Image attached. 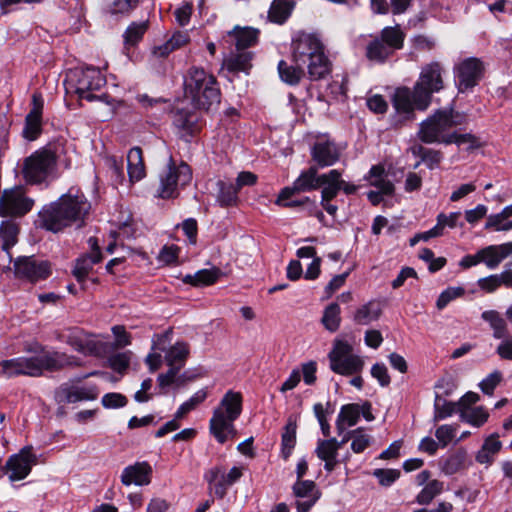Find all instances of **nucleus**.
<instances>
[{
    "label": "nucleus",
    "mask_w": 512,
    "mask_h": 512,
    "mask_svg": "<svg viewBox=\"0 0 512 512\" xmlns=\"http://www.w3.org/2000/svg\"><path fill=\"white\" fill-rule=\"evenodd\" d=\"M444 67L438 61L425 64L413 89L399 87L392 98L395 110L407 116L413 114L414 109L426 110L432 101V95L444 88Z\"/></svg>",
    "instance_id": "1"
},
{
    "label": "nucleus",
    "mask_w": 512,
    "mask_h": 512,
    "mask_svg": "<svg viewBox=\"0 0 512 512\" xmlns=\"http://www.w3.org/2000/svg\"><path fill=\"white\" fill-rule=\"evenodd\" d=\"M81 366V361L59 351H48L39 346V354L31 357H17L0 361L1 375L13 378L20 375L39 377L44 372H57L66 367Z\"/></svg>",
    "instance_id": "2"
},
{
    "label": "nucleus",
    "mask_w": 512,
    "mask_h": 512,
    "mask_svg": "<svg viewBox=\"0 0 512 512\" xmlns=\"http://www.w3.org/2000/svg\"><path fill=\"white\" fill-rule=\"evenodd\" d=\"M90 208L85 196L72 188L40 212L42 227L57 233L74 223L82 226Z\"/></svg>",
    "instance_id": "3"
},
{
    "label": "nucleus",
    "mask_w": 512,
    "mask_h": 512,
    "mask_svg": "<svg viewBox=\"0 0 512 512\" xmlns=\"http://www.w3.org/2000/svg\"><path fill=\"white\" fill-rule=\"evenodd\" d=\"M292 57L295 64L307 68L311 80L322 79L330 73L331 63L315 34L299 33L292 41Z\"/></svg>",
    "instance_id": "4"
},
{
    "label": "nucleus",
    "mask_w": 512,
    "mask_h": 512,
    "mask_svg": "<svg viewBox=\"0 0 512 512\" xmlns=\"http://www.w3.org/2000/svg\"><path fill=\"white\" fill-rule=\"evenodd\" d=\"M184 89L195 108L209 110L220 104V89L216 78L204 69L192 67L184 79Z\"/></svg>",
    "instance_id": "5"
},
{
    "label": "nucleus",
    "mask_w": 512,
    "mask_h": 512,
    "mask_svg": "<svg viewBox=\"0 0 512 512\" xmlns=\"http://www.w3.org/2000/svg\"><path fill=\"white\" fill-rule=\"evenodd\" d=\"M241 412L242 395L229 390L221 399L219 406L214 409L209 422L210 432L219 443L224 444L229 436L236 434L234 421Z\"/></svg>",
    "instance_id": "6"
},
{
    "label": "nucleus",
    "mask_w": 512,
    "mask_h": 512,
    "mask_svg": "<svg viewBox=\"0 0 512 512\" xmlns=\"http://www.w3.org/2000/svg\"><path fill=\"white\" fill-rule=\"evenodd\" d=\"M405 34L399 26H388L381 30L366 46V57L375 63L386 62L404 45Z\"/></svg>",
    "instance_id": "7"
},
{
    "label": "nucleus",
    "mask_w": 512,
    "mask_h": 512,
    "mask_svg": "<svg viewBox=\"0 0 512 512\" xmlns=\"http://www.w3.org/2000/svg\"><path fill=\"white\" fill-rule=\"evenodd\" d=\"M463 116L452 109L437 110L431 117L421 123L419 137L425 143L442 142L455 126L462 124Z\"/></svg>",
    "instance_id": "8"
},
{
    "label": "nucleus",
    "mask_w": 512,
    "mask_h": 512,
    "mask_svg": "<svg viewBox=\"0 0 512 512\" xmlns=\"http://www.w3.org/2000/svg\"><path fill=\"white\" fill-rule=\"evenodd\" d=\"M66 81L79 99L94 101L100 99L93 92L100 90L105 84L106 79L100 69L95 67L75 68L67 74Z\"/></svg>",
    "instance_id": "9"
},
{
    "label": "nucleus",
    "mask_w": 512,
    "mask_h": 512,
    "mask_svg": "<svg viewBox=\"0 0 512 512\" xmlns=\"http://www.w3.org/2000/svg\"><path fill=\"white\" fill-rule=\"evenodd\" d=\"M192 179V171L188 164L181 162L175 165L172 158L164 171L159 176V187L156 196L162 199H170L178 196L180 187L186 186Z\"/></svg>",
    "instance_id": "10"
},
{
    "label": "nucleus",
    "mask_w": 512,
    "mask_h": 512,
    "mask_svg": "<svg viewBox=\"0 0 512 512\" xmlns=\"http://www.w3.org/2000/svg\"><path fill=\"white\" fill-rule=\"evenodd\" d=\"M330 369L341 375L350 376L359 373L364 366L363 360L352 353V346L344 341H337L329 352Z\"/></svg>",
    "instance_id": "11"
},
{
    "label": "nucleus",
    "mask_w": 512,
    "mask_h": 512,
    "mask_svg": "<svg viewBox=\"0 0 512 512\" xmlns=\"http://www.w3.org/2000/svg\"><path fill=\"white\" fill-rule=\"evenodd\" d=\"M56 156L49 149H41L27 157L23 165V175L30 183H41L53 171Z\"/></svg>",
    "instance_id": "12"
},
{
    "label": "nucleus",
    "mask_w": 512,
    "mask_h": 512,
    "mask_svg": "<svg viewBox=\"0 0 512 512\" xmlns=\"http://www.w3.org/2000/svg\"><path fill=\"white\" fill-rule=\"evenodd\" d=\"M484 73L482 61L475 57L462 60L454 67L455 83L460 93L475 87Z\"/></svg>",
    "instance_id": "13"
},
{
    "label": "nucleus",
    "mask_w": 512,
    "mask_h": 512,
    "mask_svg": "<svg viewBox=\"0 0 512 512\" xmlns=\"http://www.w3.org/2000/svg\"><path fill=\"white\" fill-rule=\"evenodd\" d=\"M34 200L25 195L22 187L5 189L0 198V215L18 217L28 213Z\"/></svg>",
    "instance_id": "14"
},
{
    "label": "nucleus",
    "mask_w": 512,
    "mask_h": 512,
    "mask_svg": "<svg viewBox=\"0 0 512 512\" xmlns=\"http://www.w3.org/2000/svg\"><path fill=\"white\" fill-rule=\"evenodd\" d=\"M37 463V456L33 453L32 446H25L8 458L3 470L8 473L10 481H20L30 474L32 467Z\"/></svg>",
    "instance_id": "15"
},
{
    "label": "nucleus",
    "mask_w": 512,
    "mask_h": 512,
    "mask_svg": "<svg viewBox=\"0 0 512 512\" xmlns=\"http://www.w3.org/2000/svg\"><path fill=\"white\" fill-rule=\"evenodd\" d=\"M14 273L17 278L30 282L46 279L50 273V264L34 256H21L14 261Z\"/></svg>",
    "instance_id": "16"
},
{
    "label": "nucleus",
    "mask_w": 512,
    "mask_h": 512,
    "mask_svg": "<svg viewBox=\"0 0 512 512\" xmlns=\"http://www.w3.org/2000/svg\"><path fill=\"white\" fill-rule=\"evenodd\" d=\"M44 100L40 93L32 95V108L25 118L23 135L28 140H35L42 130V111Z\"/></svg>",
    "instance_id": "17"
},
{
    "label": "nucleus",
    "mask_w": 512,
    "mask_h": 512,
    "mask_svg": "<svg viewBox=\"0 0 512 512\" xmlns=\"http://www.w3.org/2000/svg\"><path fill=\"white\" fill-rule=\"evenodd\" d=\"M88 243L91 247V253L77 259L73 269V275L78 282H83L88 276L89 272L92 270L94 264L100 262L102 259L101 252L97 244V239L90 237Z\"/></svg>",
    "instance_id": "18"
},
{
    "label": "nucleus",
    "mask_w": 512,
    "mask_h": 512,
    "mask_svg": "<svg viewBox=\"0 0 512 512\" xmlns=\"http://www.w3.org/2000/svg\"><path fill=\"white\" fill-rule=\"evenodd\" d=\"M312 159L317 163V167L324 168L335 164L340 157L339 150L335 143L322 141L314 144L312 148Z\"/></svg>",
    "instance_id": "19"
},
{
    "label": "nucleus",
    "mask_w": 512,
    "mask_h": 512,
    "mask_svg": "<svg viewBox=\"0 0 512 512\" xmlns=\"http://www.w3.org/2000/svg\"><path fill=\"white\" fill-rule=\"evenodd\" d=\"M151 472V466L147 462H137L124 468L121 482L125 486H130L131 484L138 486L147 485L150 483Z\"/></svg>",
    "instance_id": "20"
},
{
    "label": "nucleus",
    "mask_w": 512,
    "mask_h": 512,
    "mask_svg": "<svg viewBox=\"0 0 512 512\" xmlns=\"http://www.w3.org/2000/svg\"><path fill=\"white\" fill-rule=\"evenodd\" d=\"M510 255H512V242L489 245L480 249L481 262L489 269H496Z\"/></svg>",
    "instance_id": "21"
},
{
    "label": "nucleus",
    "mask_w": 512,
    "mask_h": 512,
    "mask_svg": "<svg viewBox=\"0 0 512 512\" xmlns=\"http://www.w3.org/2000/svg\"><path fill=\"white\" fill-rule=\"evenodd\" d=\"M173 124L181 131V137L190 141L198 130V116L194 112L178 109L174 113Z\"/></svg>",
    "instance_id": "22"
},
{
    "label": "nucleus",
    "mask_w": 512,
    "mask_h": 512,
    "mask_svg": "<svg viewBox=\"0 0 512 512\" xmlns=\"http://www.w3.org/2000/svg\"><path fill=\"white\" fill-rule=\"evenodd\" d=\"M127 171L131 183L138 182L146 176L143 152L140 147H133L127 154Z\"/></svg>",
    "instance_id": "23"
},
{
    "label": "nucleus",
    "mask_w": 512,
    "mask_h": 512,
    "mask_svg": "<svg viewBox=\"0 0 512 512\" xmlns=\"http://www.w3.org/2000/svg\"><path fill=\"white\" fill-rule=\"evenodd\" d=\"M216 203L222 208L236 206L239 202L237 187L231 182L218 180L216 182Z\"/></svg>",
    "instance_id": "24"
},
{
    "label": "nucleus",
    "mask_w": 512,
    "mask_h": 512,
    "mask_svg": "<svg viewBox=\"0 0 512 512\" xmlns=\"http://www.w3.org/2000/svg\"><path fill=\"white\" fill-rule=\"evenodd\" d=\"M341 172L337 169H332L328 173L321 174L320 187H323L321 191V200H332L338 192L341 190Z\"/></svg>",
    "instance_id": "25"
},
{
    "label": "nucleus",
    "mask_w": 512,
    "mask_h": 512,
    "mask_svg": "<svg viewBox=\"0 0 512 512\" xmlns=\"http://www.w3.org/2000/svg\"><path fill=\"white\" fill-rule=\"evenodd\" d=\"M227 37L235 43L237 51L245 49L256 44L258 39V30L253 28H238L228 32Z\"/></svg>",
    "instance_id": "26"
},
{
    "label": "nucleus",
    "mask_w": 512,
    "mask_h": 512,
    "mask_svg": "<svg viewBox=\"0 0 512 512\" xmlns=\"http://www.w3.org/2000/svg\"><path fill=\"white\" fill-rule=\"evenodd\" d=\"M470 465L466 451L458 450L440 461L441 471L445 475H454Z\"/></svg>",
    "instance_id": "27"
},
{
    "label": "nucleus",
    "mask_w": 512,
    "mask_h": 512,
    "mask_svg": "<svg viewBox=\"0 0 512 512\" xmlns=\"http://www.w3.org/2000/svg\"><path fill=\"white\" fill-rule=\"evenodd\" d=\"M321 175H318V167L311 166L301 174L293 182L294 189L301 192L316 190L320 187Z\"/></svg>",
    "instance_id": "28"
},
{
    "label": "nucleus",
    "mask_w": 512,
    "mask_h": 512,
    "mask_svg": "<svg viewBox=\"0 0 512 512\" xmlns=\"http://www.w3.org/2000/svg\"><path fill=\"white\" fill-rule=\"evenodd\" d=\"M60 397L62 398V401L67 403H76L83 400H93L97 397V390L94 387L62 386Z\"/></svg>",
    "instance_id": "29"
},
{
    "label": "nucleus",
    "mask_w": 512,
    "mask_h": 512,
    "mask_svg": "<svg viewBox=\"0 0 512 512\" xmlns=\"http://www.w3.org/2000/svg\"><path fill=\"white\" fill-rule=\"evenodd\" d=\"M498 438V434H491L485 439L481 449L477 452L475 457L478 463H492L494 455L497 454L502 447V443Z\"/></svg>",
    "instance_id": "30"
},
{
    "label": "nucleus",
    "mask_w": 512,
    "mask_h": 512,
    "mask_svg": "<svg viewBox=\"0 0 512 512\" xmlns=\"http://www.w3.org/2000/svg\"><path fill=\"white\" fill-rule=\"evenodd\" d=\"M252 53L248 51H237L232 53L224 62L226 68L231 72H248L251 68Z\"/></svg>",
    "instance_id": "31"
},
{
    "label": "nucleus",
    "mask_w": 512,
    "mask_h": 512,
    "mask_svg": "<svg viewBox=\"0 0 512 512\" xmlns=\"http://www.w3.org/2000/svg\"><path fill=\"white\" fill-rule=\"evenodd\" d=\"M481 317L484 321L489 323L491 329L493 330L494 338L501 339L508 334L506 320L501 316V314L498 311H484Z\"/></svg>",
    "instance_id": "32"
},
{
    "label": "nucleus",
    "mask_w": 512,
    "mask_h": 512,
    "mask_svg": "<svg viewBox=\"0 0 512 512\" xmlns=\"http://www.w3.org/2000/svg\"><path fill=\"white\" fill-rule=\"evenodd\" d=\"M242 475L243 471L240 467H232L228 473H225L223 470L221 479L214 484L215 495L219 498H223L226 495L228 488L236 483Z\"/></svg>",
    "instance_id": "33"
},
{
    "label": "nucleus",
    "mask_w": 512,
    "mask_h": 512,
    "mask_svg": "<svg viewBox=\"0 0 512 512\" xmlns=\"http://www.w3.org/2000/svg\"><path fill=\"white\" fill-rule=\"evenodd\" d=\"M293 9L291 0H274L268 12L269 19L277 24H283Z\"/></svg>",
    "instance_id": "34"
},
{
    "label": "nucleus",
    "mask_w": 512,
    "mask_h": 512,
    "mask_svg": "<svg viewBox=\"0 0 512 512\" xmlns=\"http://www.w3.org/2000/svg\"><path fill=\"white\" fill-rule=\"evenodd\" d=\"M219 277L218 269H203L195 274H187L183 278V282L196 287L211 285L216 282Z\"/></svg>",
    "instance_id": "35"
},
{
    "label": "nucleus",
    "mask_w": 512,
    "mask_h": 512,
    "mask_svg": "<svg viewBox=\"0 0 512 512\" xmlns=\"http://www.w3.org/2000/svg\"><path fill=\"white\" fill-rule=\"evenodd\" d=\"M278 72L281 80L289 85H296L299 83L304 75V66L295 64L288 65L284 60L278 63Z\"/></svg>",
    "instance_id": "36"
},
{
    "label": "nucleus",
    "mask_w": 512,
    "mask_h": 512,
    "mask_svg": "<svg viewBox=\"0 0 512 512\" xmlns=\"http://www.w3.org/2000/svg\"><path fill=\"white\" fill-rule=\"evenodd\" d=\"M296 429V421L290 417L281 437L282 456L284 459H288L290 457L296 444Z\"/></svg>",
    "instance_id": "37"
},
{
    "label": "nucleus",
    "mask_w": 512,
    "mask_h": 512,
    "mask_svg": "<svg viewBox=\"0 0 512 512\" xmlns=\"http://www.w3.org/2000/svg\"><path fill=\"white\" fill-rule=\"evenodd\" d=\"M381 314L379 304L369 302L357 309L354 315V321L360 325H368L377 320Z\"/></svg>",
    "instance_id": "38"
},
{
    "label": "nucleus",
    "mask_w": 512,
    "mask_h": 512,
    "mask_svg": "<svg viewBox=\"0 0 512 512\" xmlns=\"http://www.w3.org/2000/svg\"><path fill=\"white\" fill-rule=\"evenodd\" d=\"M188 355V345L184 342H177L167 350L165 354V361L167 365H179L180 367H183Z\"/></svg>",
    "instance_id": "39"
},
{
    "label": "nucleus",
    "mask_w": 512,
    "mask_h": 512,
    "mask_svg": "<svg viewBox=\"0 0 512 512\" xmlns=\"http://www.w3.org/2000/svg\"><path fill=\"white\" fill-rule=\"evenodd\" d=\"M444 483L439 480L429 481L416 497V501L420 505H428L436 496L442 493Z\"/></svg>",
    "instance_id": "40"
},
{
    "label": "nucleus",
    "mask_w": 512,
    "mask_h": 512,
    "mask_svg": "<svg viewBox=\"0 0 512 512\" xmlns=\"http://www.w3.org/2000/svg\"><path fill=\"white\" fill-rule=\"evenodd\" d=\"M18 226L10 220L3 221L0 225V238L2 240V248L8 251L17 242Z\"/></svg>",
    "instance_id": "41"
},
{
    "label": "nucleus",
    "mask_w": 512,
    "mask_h": 512,
    "mask_svg": "<svg viewBox=\"0 0 512 512\" xmlns=\"http://www.w3.org/2000/svg\"><path fill=\"white\" fill-rule=\"evenodd\" d=\"M349 436L352 437L351 450L357 454L364 452L373 442V437L364 428L349 431Z\"/></svg>",
    "instance_id": "42"
},
{
    "label": "nucleus",
    "mask_w": 512,
    "mask_h": 512,
    "mask_svg": "<svg viewBox=\"0 0 512 512\" xmlns=\"http://www.w3.org/2000/svg\"><path fill=\"white\" fill-rule=\"evenodd\" d=\"M488 416L483 407L460 409L461 420L476 427L482 426L487 421Z\"/></svg>",
    "instance_id": "43"
},
{
    "label": "nucleus",
    "mask_w": 512,
    "mask_h": 512,
    "mask_svg": "<svg viewBox=\"0 0 512 512\" xmlns=\"http://www.w3.org/2000/svg\"><path fill=\"white\" fill-rule=\"evenodd\" d=\"M434 420L439 421L459 412L458 402H449L439 395H436L434 401Z\"/></svg>",
    "instance_id": "44"
},
{
    "label": "nucleus",
    "mask_w": 512,
    "mask_h": 512,
    "mask_svg": "<svg viewBox=\"0 0 512 512\" xmlns=\"http://www.w3.org/2000/svg\"><path fill=\"white\" fill-rule=\"evenodd\" d=\"M322 324L330 332H335L340 326V307L337 303L329 304L323 313Z\"/></svg>",
    "instance_id": "45"
},
{
    "label": "nucleus",
    "mask_w": 512,
    "mask_h": 512,
    "mask_svg": "<svg viewBox=\"0 0 512 512\" xmlns=\"http://www.w3.org/2000/svg\"><path fill=\"white\" fill-rule=\"evenodd\" d=\"M148 29V21L133 22L124 33V42L127 46L136 45Z\"/></svg>",
    "instance_id": "46"
},
{
    "label": "nucleus",
    "mask_w": 512,
    "mask_h": 512,
    "mask_svg": "<svg viewBox=\"0 0 512 512\" xmlns=\"http://www.w3.org/2000/svg\"><path fill=\"white\" fill-rule=\"evenodd\" d=\"M207 398V392L204 389H201L194 393L187 401L180 405L178 410L175 413L176 419L183 418L187 413L195 409L199 404H201Z\"/></svg>",
    "instance_id": "47"
},
{
    "label": "nucleus",
    "mask_w": 512,
    "mask_h": 512,
    "mask_svg": "<svg viewBox=\"0 0 512 512\" xmlns=\"http://www.w3.org/2000/svg\"><path fill=\"white\" fill-rule=\"evenodd\" d=\"M361 405L356 403L343 405L338 417L347 424L348 427L356 425L360 419Z\"/></svg>",
    "instance_id": "48"
},
{
    "label": "nucleus",
    "mask_w": 512,
    "mask_h": 512,
    "mask_svg": "<svg viewBox=\"0 0 512 512\" xmlns=\"http://www.w3.org/2000/svg\"><path fill=\"white\" fill-rule=\"evenodd\" d=\"M334 443V438L326 440L319 439L315 449L317 457L322 461L337 458L338 451Z\"/></svg>",
    "instance_id": "49"
},
{
    "label": "nucleus",
    "mask_w": 512,
    "mask_h": 512,
    "mask_svg": "<svg viewBox=\"0 0 512 512\" xmlns=\"http://www.w3.org/2000/svg\"><path fill=\"white\" fill-rule=\"evenodd\" d=\"M140 0H108L107 10L110 14H126L136 8Z\"/></svg>",
    "instance_id": "50"
},
{
    "label": "nucleus",
    "mask_w": 512,
    "mask_h": 512,
    "mask_svg": "<svg viewBox=\"0 0 512 512\" xmlns=\"http://www.w3.org/2000/svg\"><path fill=\"white\" fill-rule=\"evenodd\" d=\"M132 353L130 351L115 353L108 358L109 366L122 374L130 365Z\"/></svg>",
    "instance_id": "51"
},
{
    "label": "nucleus",
    "mask_w": 512,
    "mask_h": 512,
    "mask_svg": "<svg viewBox=\"0 0 512 512\" xmlns=\"http://www.w3.org/2000/svg\"><path fill=\"white\" fill-rule=\"evenodd\" d=\"M106 349L107 345L104 342L87 336L79 353L88 356H101L106 352Z\"/></svg>",
    "instance_id": "52"
},
{
    "label": "nucleus",
    "mask_w": 512,
    "mask_h": 512,
    "mask_svg": "<svg viewBox=\"0 0 512 512\" xmlns=\"http://www.w3.org/2000/svg\"><path fill=\"white\" fill-rule=\"evenodd\" d=\"M414 153L421 158V161L424 162L429 169H434L438 166L442 159V155L439 151L424 148L422 146L418 147L417 151L414 150Z\"/></svg>",
    "instance_id": "53"
},
{
    "label": "nucleus",
    "mask_w": 512,
    "mask_h": 512,
    "mask_svg": "<svg viewBox=\"0 0 512 512\" xmlns=\"http://www.w3.org/2000/svg\"><path fill=\"white\" fill-rule=\"evenodd\" d=\"M400 474L401 472L398 469L378 468L372 472V475L378 479L379 484L384 487L391 486L400 477Z\"/></svg>",
    "instance_id": "54"
},
{
    "label": "nucleus",
    "mask_w": 512,
    "mask_h": 512,
    "mask_svg": "<svg viewBox=\"0 0 512 512\" xmlns=\"http://www.w3.org/2000/svg\"><path fill=\"white\" fill-rule=\"evenodd\" d=\"M465 293L463 287H448L438 297L436 306L439 310L444 309L452 300Z\"/></svg>",
    "instance_id": "55"
},
{
    "label": "nucleus",
    "mask_w": 512,
    "mask_h": 512,
    "mask_svg": "<svg viewBox=\"0 0 512 512\" xmlns=\"http://www.w3.org/2000/svg\"><path fill=\"white\" fill-rule=\"evenodd\" d=\"M445 144H452L455 143L458 146L467 144L468 149H473L478 146V140L475 136L472 134L466 133V134H458V133H450L445 139Z\"/></svg>",
    "instance_id": "56"
},
{
    "label": "nucleus",
    "mask_w": 512,
    "mask_h": 512,
    "mask_svg": "<svg viewBox=\"0 0 512 512\" xmlns=\"http://www.w3.org/2000/svg\"><path fill=\"white\" fill-rule=\"evenodd\" d=\"M502 378V373L495 370L480 382L479 387L484 394L492 395Z\"/></svg>",
    "instance_id": "57"
},
{
    "label": "nucleus",
    "mask_w": 512,
    "mask_h": 512,
    "mask_svg": "<svg viewBox=\"0 0 512 512\" xmlns=\"http://www.w3.org/2000/svg\"><path fill=\"white\" fill-rule=\"evenodd\" d=\"M316 485L311 480L298 479L293 485V493L298 498L313 497Z\"/></svg>",
    "instance_id": "58"
},
{
    "label": "nucleus",
    "mask_w": 512,
    "mask_h": 512,
    "mask_svg": "<svg viewBox=\"0 0 512 512\" xmlns=\"http://www.w3.org/2000/svg\"><path fill=\"white\" fill-rule=\"evenodd\" d=\"M127 398L123 394L120 393H107L105 394L102 399L101 403L102 405L107 409H115V408H121L126 406L127 404Z\"/></svg>",
    "instance_id": "59"
},
{
    "label": "nucleus",
    "mask_w": 512,
    "mask_h": 512,
    "mask_svg": "<svg viewBox=\"0 0 512 512\" xmlns=\"http://www.w3.org/2000/svg\"><path fill=\"white\" fill-rule=\"evenodd\" d=\"M456 427L452 425H441L436 429L435 436L441 443L442 447H446L455 437Z\"/></svg>",
    "instance_id": "60"
},
{
    "label": "nucleus",
    "mask_w": 512,
    "mask_h": 512,
    "mask_svg": "<svg viewBox=\"0 0 512 512\" xmlns=\"http://www.w3.org/2000/svg\"><path fill=\"white\" fill-rule=\"evenodd\" d=\"M496 353L501 359L512 361V335L507 334L501 338V342L496 348Z\"/></svg>",
    "instance_id": "61"
},
{
    "label": "nucleus",
    "mask_w": 512,
    "mask_h": 512,
    "mask_svg": "<svg viewBox=\"0 0 512 512\" xmlns=\"http://www.w3.org/2000/svg\"><path fill=\"white\" fill-rule=\"evenodd\" d=\"M87 335L78 329L72 330L66 339V343L70 345L75 351L80 352Z\"/></svg>",
    "instance_id": "62"
},
{
    "label": "nucleus",
    "mask_w": 512,
    "mask_h": 512,
    "mask_svg": "<svg viewBox=\"0 0 512 512\" xmlns=\"http://www.w3.org/2000/svg\"><path fill=\"white\" fill-rule=\"evenodd\" d=\"M367 107L374 113L383 114L388 108V104L381 95H373L367 99Z\"/></svg>",
    "instance_id": "63"
},
{
    "label": "nucleus",
    "mask_w": 512,
    "mask_h": 512,
    "mask_svg": "<svg viewBox=\"0 0 512 512\" xmlns=\"http://www.w3.org/2000/svg\"><path fill=\"white\" fill-rule=\"evenodd\" d=\"M478 287L488 293L496 291L500 287V282L497 274H493L477 281Z\"/></svg>",
    "instance_id": "64"
}]
</instances>
